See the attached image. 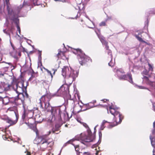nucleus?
<instances>
[{
	"label": "nucleus",
	"mask_w": 155,
	"mask_h": 155,
	"mask_svg": "<svg viewBox=\"0 0 155 155\" xmlns=\"http://www.w3.org/2000/svg\"><path fill=\"white\" fill-rule=\"evenodd\" d=\"M107 110L108 113H109L110 111V113L114 115V120L115 122V124L113 125L112 124H110L107 121L104 120L103 121L101 127V130H103L104 128V125L106 123L109 124L108 128H110L117 125L118 124L120 123L122 121V118L121 115L116 110L113 105H112L111 106H110L109 109H107Z\"/></svg>",
	"instance_id": "1"
},
{
	"label": "nucleus",
	"mask_w": 155,
	"mask_h": 155,
	"mask_svg": "<svg viewBox=\"0 0 155 155\" xmlns=\"http://www.w3.org/2000/svg\"><path fill=\"white\" fill-rule=\"evenodd\" d=\"M62 75L63 77L66 78V81L68 84H71L78 77V73L71 67L64 66L62 69Z\"/></svg>",
	"instance_id": "2"
},
{
	"label": "nucleus",
	"mask_w": 155,
	"mask_h": 155,
	"mask_svg": "<svg viewBox=\"0 0 155 155\" xmlns=\"http://www.w3.org/2000/svg\"><path fill=\"white\" fill-rule=\"evenodd\" d=\"M91 138H87L84 134H81L75 136L74 138L70 140L67 142V143H71L74 146L75 149L76 151L79 150V145H76L74 143L75 140H80L81 143L84 145H86L87 142L92 141L94 140V137L92 136Z\"/></svg>",
	"instance_id": "3"
},
{
	"label": "nucleus",
	"mask_w": 155,
	"mask_h": 155,
	"mask_svg": "<svg viewBox=\"0 0 155 155\" xmlns=\"http://www.w3.org/2000/svg\"><path fill=\"white\" fill-rule=\"evenodd\" d=\"M54 95L57 96H63L65 100H73L74 98L72 99L71 95L69 93V89L68 87H66L61 86L58 90L56 93L54 94Z\"/></svg>",
	"instance_id": "4"
},
{
	"label": "nucleus",
	"mask_w": 155,
	"mask_h": 155,
	"mask_svg": "<svg viewBox=\"0 0 155 155\" xmlns=\"http://www.w3.org/2000/svg\"><path fill=\"white\" fill-rule=\"evenodd\" d=\"M73 52L75 54H77L79 61L81 65H83L86 62L90 60V58L83 53L80 49H76L75 51Z\"/></svg>",
	"instance_id": "5"
},
{
	"label": "nucleus",
	"mask_w": 155,
	"mask_h": 155,
	"mask_svg": "<svg viewBox=\"0 0 155 155\" xmlns=\"http://www.w3.org/2000/svg\"><path fill=\"white\" fill-rule=\"evenodd\" d=\"M9 0H4V5H6L7 9L8 11V13L9 15H11L12 16H13L14 14L15 15V14H16L17 13V8L19 7L20 8L21 6L22 8L23 6H24L26 5L29 6L30 5V4L28 2H25V1H24L23 4V5L22 6L20 5V6L17 7L16 8V9H15V12H14L10 8L11 5L9 2Z\"/></svg>",
	"instance_id": "6"
},
{
	"label": "nucleus",
	"mask_w": 155,
	"mask_h": 155,
	"mask_svg": "<svg viewBox=\"0 0 155 155\" xmlns=\"http://www.w3.org/2000/svg\"><path fill=\"white\" fill-rule=\"evenodd\" d=\"M117 73L119 79L127 80L130 83H133L132 75L130 74H128L127 75H125L124 74V72L122 70H117Z\"/></svg>",
	"instance_id": "7"
},
{
	"label": "nucleus",
	"mask_w": 155,
	"mask_h": 155,
	"mask_svg": "<svg viewBox=\"0 0 155 155\" xmlns=\"http://www.w3.org/2000/svg\"><path fill=\"white\" fill-rule=\"evenodd\" d=\"M21 8L22 7L21 6L20 8L19 7L17 8V13L16 14H15V15L14 14L13 16H12V18H11V20L14 21L15 23L16 24L18 31L20 34L21 33V29L19 25H18L19 23V20L18 18L19 17L18 16V14Z\"/></svg>",
	"instance_id": "8"
},
{
	"label": "nucleus",
	"mask_w": 155,
	"mask_h": 155,
	"mask_svg": "<svg viewBox=\"0 0 155 155\" xmlns=\"http://www.w3.org/2000/svg\"><path fill=\"white\" fill-rule=\"evenodd\" d=\"M95 32H96L97 34V35L98 38L100 39V41L102 43V44L104 45H105L106 50H107V52L108 54L110 55V58H111V60L112 61V55L111 52V51H110L108 49L109 47L107 45V42L105 40L103 36L98 34V33L97 32L96 30H95Z\"/></svg>",
	"instance_id": "9"
},
{
	"label": "nucleus",
	"mask_w": 155,
	"mask_h": 155,
	"mask_svg": "<svg viewBox=\"0 0 155 155\" xmlns=\"http://www.w3.org/2000/svg\"><path fill=\"white\" fill-rule=\"evenodd\" d=\"M30 128L36 133V136L34 140V143L38 145L39 144V133L36 127V125L35 124H31L30 126Z\"/></svg>",
	"instance_id": "10"
},
{
	"label": "nucleus",
	"mask_w": 155,
	"mask_h": 155,
	"mask_svg": "<svg viewBox=\"0 0 155 155\" xmlns=\"http://www.w3.org/2000/svg\"><path fill=\"white\" fill-rule=\"evenodd\" d=\"M16 117V120H12L8 117L2 118V119L5 120L7 123L10 124V126L13 125L15 124L17 122V121L18 119V114L16 112H14Z\"/></svg>",
	"instance_id": "11"
},
{
	"label": "nucleus",
	"mask_w": 155,
	"mask_h": 155,
	"mask_svg": "<svg viewBox=\"0 0 155 155\" xmlns=\"http://www.w3.org/2000/svg\"><path fill=\"white\" fill-rule=\"evenodd\" d=\"M40 139L41 140L40 143L42 144H44L45 145H48L50 147H51L54 144V142L51 139L46 140V139L42 138V137H39V140Z\"/></svg>",
	"instance_id": "12"
},
{
	"label": "nucleus",
	"mask_w": 155,
	"mask_h": 155,
	"mask_svg": "<svg viewBox=\"0 0 155 155\" xmlns=\"http://www.w3.org/2000/svg\"><path fill=\"white\" fill-rule=\"evenodd\" d=\"M143 78L144 82L146 83L147 84L155 89V82L151 81V80L146 76H144Z\"/></svg>",
	"instance_id": "13"
},
{
	"label": "nucleus",
	"mask_w": 155,
	"mask_h": 155,
	"mask_svg": "<svg viewBox=\"0 0 155 155\" xmlns=\"http://www.w3.org/2000/svg\"><path fill=\"white\" fill-rule=\"evenodd\" d=\"M10 97L7 96H0V101L2 102V104L3 105H7L10 102Z\"/></svg>",
	"instance_id": "14"
},
{
	"label": "nucleus",
	"mask_w": 155,
	"mask_h": 155,
	"mask_svg": "<svg viewBox=\"0 0 155 155\" xmlns=\"http://www.w3.org/2000/svg\"><path fill=\"white\" fill-rule=\"evenodd\" d=\"M23 105L24 108V112L23 114L22 115V118L24 120L25 119L26 117H28V114L33 113V110H29L26 109L24 102H23Z\"/></svg>",
	"instance_id": "15"
},
{
	"label": "nucleus",
	"mask_w": 155,
	"mask_h": 155,
	"mask_svg": "<svg viewBox=\"0 0 155 155\" xmlns=\"http://www.w3.org/2000/svg\"><path fill=\"white\" fill-rule=\"evenodd\" d=\"M18 95H17L16 97H10V102L12 103H15L16 104H18V102L21 101V102L23 104V102L24 103L25 102L23 100L18 97Z\"/></svg>",
	"instance_id": "16"
},
{
	"label": "nucleus",
	"mask_w": 155,
	"mask_h": 155,
	"mask_svg": "<svg viewBox=\"0 0 155 155\" xmlns=\"http://www.w3.org/2000/svg\"><path fill=\"white\" fill-rule=\"evenodd\" d=\"M41 52L39 51V64H40L41 66L42 65V64H41V61L40 60V59L41 58ZM40 69H41V71H42L43 72H44L45 71H47V72H48V74H49L51 75V79L52 78L53 76H52V74L50 71L48 70L45 68L44 67H40Z\"/></svg>",
	"instance_id": "17"
},
{
	"label": "nucleus",
	"mask_w": 155,
	"mask_h": 155,
	"mask_svg": "<svg viewBox=\"0 0 155 155\" xmlns=\"http://www.w3.org/2000/svg\"><path fill=\"white\" fill-rule=\"evenodd\" d=\"M82 124H83V125L86 128H87V131L88 132V136H87V135L84 133H82V134H84L86 135V136L87 137V138H91V137L92 136H94V139H95V136H94L93 135H92L91 134V130H90L89 129V128L88 127V126L85 123H82Z\"/></svg>",
	"instance_id": "18"
},
{
	"label": "nucleus",
	"mask_w": 155,
	"mask_h": 155,
	"mask_svg": "<svg viewBox=\"0 0 155 155\" xmlns=\"http://www.w3.org/2000/svg\"><path fill=\"white\" fill-rule=\"evenodd\" d=\"M25 88H21L19 87H16V88H15L14 85H13V88L18 94V96L19 94H22L25 90Z\"/></svg>",
	"instance_id": "19"
},
{
	"label": "nucleus",
	"mask_w": 155,
	"mask_h": 155,
	"mask_svg": "<svg viewBox=\"0 0 155 155\" xmlns=\"http://www.w3.org/2000/svg\"><path fill=\"white\" fill-rule=\"evenodd\" d=\"M10 87L9 84L3 83L2 84V85H0V89L3 90L7 91L10 89Z\"/></svg>",
	"instance_id": "20"
},
{
	"label": "nucleus",
	"mask_w": 155,
	"mask_h": 155,
	"mask_svg": "<svg viewBox=\"0 0 155 155\" xmlns=\"http://www.w3.org/2000/svg\"><path fill=\"white\" fill-rule=\"evenodd\" d=\"M23 96H24L25 100H28L30 101V99L29 97V96L27 92L26 87L25 88V90L23 93L21 94Z\"/></svg>",
	"instance_id": "21"
},
{
	"label": "nucleus",
	"mask_w": 155,
	"mask_h": 155,
	"mask_svg": "<svg viewBox=\"0 0 155 155\" xmlns=\"http://www.w3.org/2000/svg\"><path fill=\"white\" fill-rule=\"evenodd\" d=\"M45 96L43 95L39 100L40 101L39 104H40L41 107L43 109L44 108L43 104H45Z\"/></svg>",
	"instance_id": "22"
},
{
	"label": "nucleus",
	"mask_w": 155,
	"mask_h": 155,
	"mask_svg": "<svg viewBox=\"0 0 155 155\" xmlns=\"http://www.w3.org/2000/svg\"><path fill=\"white\" fill-rule=\"evenodd\" d=\"M24 81H21L18 82V83H16L15 84L16 87H19L21 88H25L26 87L27 88V86L28 85V82H26L27 83L26 86L25 87L24 85Z\"/></svg>",
	"instance_id": "23"
},
{
	"label": "nucleus",
	"mask_w": 155,
	"mask_h": 155,
	"mask_svg": "<svg viewBox=\"0 0 155 155\" xmlns=\"http://www.w3.org/2000/svg\"><path fill=\"white\" fill-rule=\"evenodd\" d=\"M44 106L45 110L47 111H50L52 109V107L50 106L49 103L45 104H43Z\"/></svg>",
	"instance_id": "24"
},
{
	"label": "nucleus",
	"mask_w": 155,
	"mask_h": 155,
	"mask_svg": "<svg viewBox=\"0 0 155 155\" xmlns=\"http://www.w3.org/2000/svg\"><path fill=\"white\" fill-rule=\"evenodd\" d=\"M84 106L86 107V110H88L94 107V104L92 103L86 104L84 105Z\"/></svg>",
	"instance_id": "25"
},
{
	"label": "nucleus",
	"mask_w": 155,
	"mask_h": 155,
	"mask_svg": "<svg viewBox=\"0 0 155 155\" xmlns=\"http://www.w3.org/2000/svg\"><path fill=\"white\" fill-rule=\"evenodd\" d=\"M135 37L136 38L140 41L143 43H144L147 45H149V44L147 43L146 42L143 40L138 35H135Z\"/></svg>",
	"instance_id": "26"
},
{
	"label": "nucleus",
	"mask_w": 155,
	"mask_h": 155,
	"mask_svg": "<svg viewBox=\"0 0 155 155\" xmlns=\"http://www.w3.org/2000/svg\"><path fill=\"white\" fill-rule=\"evenodd\" d=\"M58 53L57 54V56L58 58H61V55L64 56V52L60 50H58Z\"/></svg>",
	"instance_id": "27"
},
{
	"label": "nucleus",
	"mask_w": 155,
	"mask_h": 155,
	"mask_svg": "<svg viewBox=\"0 0 155 155\" xmlns=\"http://www.w3.org/2000/svg\"><path fill=\"white\" fill-rule=\"evenodd\" d=\"M8 67H6L2 68L0 69V71L2 72H3L4 74L5 73V72L8 71Z\"/></svg>",
	"instance_id": "28"
},
{
	"label": "nucleus",
	"mask_w": 155,
	"mask_h": 155,
	"mask_svg": "<svg viewBox=\"0 0 155 155\" xmlns=\"http://www.w3.org/2000/svg\"><path fill=\"white\" fill-rule=\"evenodd\" d=\"M20 51H23V52H26V49L23 47L21 44H20V46L19 48Z\"/></svg>",
	"instance_id": "29"
},
{
	"label": "nucleus",
	"mask_w": 155,
	"mask_h": 155,
	"mask_svg": "<svg viewBox=\"0 0 155 155\" xmlns=\"http://www.w3.org/2000/svg\"><path fill=\"white\" fill-rule=\"evenodd\" d=\"M60 63H61V61H59L58 63L57 64H56L55 66V69H53V70L54 71L53 73L54 74L55 72L57 71V69L59 67Z\"/></svg>",
	"instance_id": "30"
},
{
	"label": "nucleus",
	"mask_w": 155,
	"mask_h": 155,
	"mask_svg": "<svg viewBox=\"0 0 155 155\" xmlns=\"http://www.w3.org/2000/svg\"><path fill=\"white\" fill-rule=\"evenodd\" d=\"M2 62V63L4 62L6 64H8L9 65H11V68H12V69H11V71H12V70L14 69L16 67L15 66H13V65H12V64L10 62H4V61Z\"/></svg>",
	"instance_id": "31"
},
{
	"label": "nucleus",
	"mask_w": 155,
	"mask_h": 155,
	"mask_svg": "<svg viewBox=\"0 0 155 155\" xmlns=\"http://www.w3.org/2000/svg\"><path fill=\"white\" fill-rule=\"evenodd\" d=\"M89 153L88 152H84V153L82 152H79L78 153H77V155H83V154L84 155H89Z\"/></svg>",
	"instance_id": "32"
},
{
	"label": "nucleus",
	"mask_w": 155,
	"mask_h": 155,
	"mask_svg": "<svg viewBox=\"0 0 155 155\" xmlns=\"http://www.w3.org/2000/svg\"><path fill=\"white\" fill-rule=\"evenodd\" d=\"M148 64L149 67L148 69L149 71H153V65H151L149 63H148Z\"/></svg>",
	"instance_id": "33"
},
{
	"label": "nucleus",
	"mask_w": 155,
	"mask_h": 155,
	"mask_svg": "<svg viewBox=\"0 0 155 155\" xmlns=\"http://www.w3.org/2000/svg\"><path fill=\"white\" fill-rule=\"evenodd\" d=\"M9 24V22L7 18L6 19L5 22L4 24V26L8 27Z\"/></svg>",
	"instance_id": "34"
},
{
	"label": "nucleus",
	"mask_w": 155,
	"mask_h": 155,
	"mask_svg": "<svg viewBox=\"0 0 155 155\" xmlns=\"http://www.w3.org/2000/svg\"><path fill=\"white\" fill-rule=\"evenodd\" d=\"M33 4L35 5H38V0H33Z\"/></svg>",
	"instance_id": "35"
},
{
	"label": "nucleus",
	"mask_w": 155,
	"mask_h": 155,
	"mask_svg": "<svg viewBox=\"0 0 155 155\" xmlns=\"http://www.w3.org/2000/svg\"><path fill=\"white\" fill-rule=\"evenodd\" d=\"M55 129H54L52 130L53 132L54 133H55V132L58 130V128L59 127H57V125H55Z\"/></svg>",
	"instance_id": "36"
},
{
	"label": "nucleus",
	"mask_w": 155,
	"mask_h": 155,
	"mask_svg": "<svg viewBox=\"0 0 155 155\" xmlns=\"http://www.w3.org/2000/svg\"><path fill=\"white\" fill-rule=\"evenodd\" d=\"M114 64V62H112L111 61H110V62L108 63V65L109 66H110L111 67L113 66Z\"/></svg>",
	"instance_id": "37"
},
{
	"label": "nucleus",
	"mask_w": 155,
	"mask_h": 155,
	"mask_svg": "<svg viewBox=\"0 0 155 155\" xmlns=\"http://www.w3.org/2000/svg\"><path fill=\"white\" fill-rule=\"evenodd\" d=\"M149 12L150 14H155V11H153V9H152L149 11Z\"/></svg>",
	"instance_id": "38"
},
{
	"label": "nucleus",
	"mask_w": 155,
	"mask_h": 155,
	"mask_svg": "<svg viewBox=\"0 0 155 155\" xmlns=\"http://www.w3.org/2000/svg\"><path fill=\"white\" fill-rule=\"evenodd\" d=\"M148 74V71H147L145 69L143 72L142 74L145 75H147Z\"/></svg>",
	"instance_id": "39"
},
{
	"label": "nucleus",
	"mask_w": 155,
	"mask_h": 155,
	"mask_svg": "<svg viewBox=\"0 0 155 155\" xmlns=\"http://www.w3.org/2000/svg\"><path fill=\"white\" fill-rule=\"evenodd\" d=\"M105 25H106V23H105V22L104 21H103V22H101L100 24V25H99L100 26H105Z\"/></svg>",
	"instance_id": "40"
},
{
	"label": "nucleus",
	"mask_w": 155,
	"mask_h": 155,
	"mask_svg": "<svg viewBox=\"0 0 155 155\" xmlns=\"http://www.w3.org/2000/svg\"><path fill=\"white\" fill-rule=\"evenodd\" d=\"M7 110L9 111H12L14 110V108L12 107H9L8 108Z\"/></svg>",
	"instance_id": "41"
},
{
	"label": "nucleus",
	"mask_w": 155,
	"mask_h": 155,
	"mask_svg": "<svg viewBox=\"0 0 155 155\" xmlns=\"http://www.w3.org/2000/svg\"><path fill=\"white\" fill-rule=\"evenodd\" d=\"M99 139H101L102 137V133L101 132H99Z\"/></svg>",
	"instance_id": "42"
},
{
	"label": "nucleus",
	"mask_w": 155,
	"mask_h": 155,
	"mask_svg": "<svg viewBox=\"0 0 155 155\" xmlns=\"http://www.w3.org/2000/svg\"><path fill=\"white\" fill-rule=\"evenodd\" d=\"M6 29H3V31L7 35H8V33L7 31H6Z\"/></svg>",
	"instance_id": "43"
},
{
	"label": "nucleus",
	"mask_w": 155,
	"mask_h": 155,
	"mask_svg": "<svg viewBox=\"0 0 155 155\" xmlns=\"http://www.w3.org/2000/svg\"><path fill=\"white\" fill-rule=\"evenodd\" d=\"M153 109L154 111H155V103L153 104Z\"/></svg>",
	"instance_id": "44"
},
{
	"label": "nucleus",
	"mask_w": 155,
	"mask_h": 155,
	"mask_svg": "<svg viewBox=\"0 0 155 155\" xmlns=\"http://www.w3.org/2000/svg\"><path fill=\"white\" fill-rule=\"evenodd\" d=\"M139 88L140 89H145V88L144 87H143L142 86H138Z\"/></svg>",
	"instance_id": "45"
},
{
	"label": "nucleus",
	"mask_w": 155,
	"mask_h": 155,
	"mask_svg": "<svg viewBox=\"0 0 155 155\" xmlns=\"http://www.w3.org/2000/svg\"><path fill=\"white\" fill-rule=\"evenodd\" d=\"M55 1H61L62 2H64L65 0H54Z\"/></svg>",
	"instance_id": "46"
},
{
	"label": "nucleus",
	"mask_w": 155,
	"mask_h": 155,
	"mask_svg": "<svg viewBox=\"0 0 155 155\" xmlns=\"http://www.w3.org/2000/svg\"><path fill=\"white\" fill-rule=\"evenodd\" d=\"M3 139L5 140H6L7 139V137L5 135L3 136Z\"/></svg>",
	"instance_id": "47"
},
{
	"label": "nucleus",
	"mask_w": 155,
	"mask_h": 155,
	"mask_svg": "<svg viewBox=\"0 0 155 155\" xmlns=\"http://www.w3.org/2000/svg\"><path fill=\"white\" fill-rule=\"evenodd\" d=\"M46 155H53V154H51L50 152H49L48 153L46 154Z\"/></svg>",
	"instance_id": "48"
},
{
	"label": "nucleus",
	"mask_w": 155,
	"mask_h": 155,
	"mask_svg": "<svg viewBox=\"0 0 155 155\" xmlns=\"http://www.w3.org/2000/svg\"><path fill=\"white\" fill-rule=\"evenodd\" d=\"M153 155H155V148H154L153 151Z\"/></svg>",
	"instance_id": "49"
},
{
	"label": "nucleus",
	"mask_w": 155,
	"mask_h": 155,
	"mask_svg": "<svg viewBox=\"0 0 155 155\" xmlns=\"http://www.w3.org/2000/svg\"><path fill=\"white\" fill-rule=\"evenodd\" d=\"M11 46H12L13 49L14 50H15V47H14V45H12V43H11Z\"/></svg>",
	"instance_id": "50"
},
{
	"label": "nucleus",
	"mask_w": 155,
	"mask_h": 155,
	"mask_svg": "<svg viewBox=\"0 0 155 155\" xmlns=\"http://www.w3.org/2000/svg\"><path fill=\"white\" fill-rule=\"evenodd\" d=\"M24 38L25 40H26L27 41H30L31 42V41L30 40H29V39H27L26 38H25V37H24Z\"/></svg>",
	"instance_id": "51"
},
{
	"label": "nucleus",
	"mask_w": 155,
	"mask_h": 155,
	"mask_svg": "<svg viewBox=\"0 0 155 155\" xmlns=\"http://www.w3.org/2000/svg\"><path fill=\"white\" fill-rule=\"evenodd\" d=\"M99 152L98 151H97L96 153H95L96 155H98Z\"/></svg>",
	"instance_id": "52"
},
{
	"label": "nucleus",
	"mask_w": 155,
	"mask_h": 155,
	"mask_svg": "<svg viewBox=\"0 0 155 155\" xmlns=\"http://www.w3.org/2000/svg\"><path fill=\"white\" fill-rule=\"evenodd\" d=\"M27 155H31V153L29 152H27Z\"/></svg>",
	"instance_id": "53"
},
{
	"label": "nucleus",
	"mask_w": 155,
	"mask_h": 155,
	"mask_svg": "<svg viewBox=\"0 0 155 155\" xmlns=\"http://www.w3.org/2000/svg\"><path fill=\"white\" fill-rule=\"evenodd\" d=\"M38 108H34V111H35V110H37Z\"/></svg>",
	"instance_id": "54"
},
{
	"label": "nucleus",
	"mask_w": 155,
	"mask_h": 155,
	"mask_svg": "<svg viewBox=\"0 0 155 155\" xmlns=\"http://www.w3.org/2000/svg\"><path fill=\"white\" fill-rule=\"evenodd\" d=\"M38 59H39V56L38 57ZM39 67V60L38 61V68Z\"/></svg>",
	"instance_id": "55"
},
{
	"label": "nucleus",
	"mask_w": 155,
	"mask_h": 155,
	"mask_svg": "<svg viewBox=\"0 0 155 155\" xmlns=\"http://www.w3.org/2000/svg\"><path fill=\"white\" fill-rule=\"evenodd\" d=\"M105 100H106V101H107V99H104L102 100L101 101H103L104 102H105Z\"/></svg>",
	"instance_id": "56"
},
{
	"label": "nucleus",
	"mask_w": 155,
	"mask_h": 155,
	"mask_svg": "<svg viewBox=\"0 0 155 155\" xmlns=\"http://www.w3.org/2000/svg\"><path fill=\"white\" fill-rule=\"evenodd\" d=\"M51 133V132L50 131H49V133H48V135H49V134H50Z\"/></svg>",
	"instance_id": "57"
},
{
	"label": "nucleus",
	"mask_w": 155,
	"mask_h": 155,
	"mask_svg": "<svg viewBox=\"0 0 155 155\" xmlns=\"http://www.w3.org/2000/svg\"><path fill=\"white\" fill-rule=\"evenodd\" d=\"M18 55L19 56H21V53H18Z\"/></svg>",
	"instance_id": "58"
},
{
	"label": "nucleus",
	"mask_w": 155,
	"mask_h": 155,
	"mask_svg": "<svg viewBox=\"0 0 155 155\" xmlns=\"http://www.w3.org/2000/svg\"><path fill=\"white\" fill-rule=\"evenodd\" d=\"M45 82H43V85H44V84H45Z\"/></svg>",
	"instance_id": "59"
},
{
	"label": "nucleus",
	"mask_w": 155,
	"mask_h": 155,
	"mask_svg": "<svg viewBox=\"0 0 155 155\" xmlns=\"http://www.w3.org/2000/svg\"><path fill=\"white\" fill-rule=\"evenodd\" d=\"M97 126H96L94 127V130H95V129H96V127H97Z\"/></svg>",
	"instance_id": "60"
},
{
	"label": "nucleus",
	"mask_w": 155,
	"mask_h": 155,
	"mask_svg": "<svg viewBox=\"0 0 155 155\" xmlns=\"http://www.w3.org/2000/svg\"><path fill=\"white\" fill-rule=\"evenodd\" d=\"M77 96H78V99H79V96H78V94H77Z\"/></svg>",
	"instance_id": "61"
},
{
	"label": "nucleus",
	"mask_w": 155,
	"mask_h": 155,
	"mask_svg": "<svg viewBox=\"0 0 155 155\" xmlns=\"http://www.w3.org/2000/svg\"><path fill=\"white\" fill-rule=\"evenodd\" d=\"M97 30L99 32H100V30Z\"/></svg>",
	"instance_id": "62"
},
{
	"label": "nucleus",
	"mask_w": 155,
	"mask_h": 155,
	"mask_svg": "<svg viewBox=\"0 0 155 155\" xmlns=\"http://www.w3.org/2000/svg\"><path fill=\"white\" fill-rule=\"evenodd\" d=\"M42 147V145H41V146H40V147H41H41Z\"/></svg>",
	"instance_id": "63"
},
{
	"label": "nucleus",
	"mask_w": 155,
	"mask_h": 155,
	"mask_svg": "<svg viewBox=\"0 0 155 155\" xmlns=\"http://www.w3.org/2000/svg\"><path fill=\"white\" fill-rule=\"evenodd\" d=\"M79 9H80V10H81V8H80L79 7Z\"/></svg>",
	"instance_id": "64"
}]
</instances>
